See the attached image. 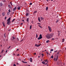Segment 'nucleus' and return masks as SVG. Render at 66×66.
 Listing matches in <instances>:
<instances>
[{
  "instance_id": "64",
  "label": "nucleus",
  "mask_w": 66,
  "mask_h": 66,
  "mask_svg": "<svg viewBox=\"0 0 66 66\" xmlns=\"http://www.w3.org/2000/svg\"><path fill=\"white\" fill-rule=\"evenodd\" d=\"M18 49H17V51H18Z\"/></svg>"
},
{
  "instance_id": "45",
  "label": "nucleus",
  "mask_w": 66,
  "mask_h": 66,
  "mask_svg": "<svg viewBox=\"0 0 66 66\" xmlns=\"http://www.w3.org/2000/svg\"><path fill=\"white\" fill-rule=\"evenodd\" d=\"M6 16L5 17V19H6Z\"/></svg>"
},
{
  "instance_id": "33",
  "label": "nucleus",
  "mask_w": 66,
  "mask_h": 66,
  "mask_svg": "<svg viewBox=\"0 0 66 66\" xmlns=\"http://www.w3.org/2000/svg\"><path fill=\"white\" fill-rule=\"evenodd\" d=\"M49 40H47L46 41V43H49Z\"/></svg>"
},
{
  "instance_id": "1",
  "label": "nucleus",
  "mask_w": 66,
  "mask_h": 66,
  "mask_svg": "<svg viewBox=\"0 0 66 66\" xmlns=\"http://www.w3.org/2000/svg\"><path fill=\"white\" fill-rule=\"evenodd\" d=\"M46 37L47 39H49L51 38L49 34H48L46 35Z\"/></svg>"
},
{
  "instance_id": "23",
  "label": "nucleus",
  "mask_w": 66,
  "mask_h": 66,
  "mask_svg": "<svg viewBox=\"0 0 66 66\" xmlns=\"http://www.w3.org/2000/svg\"><path fill=\"white\" fill-rule=\"evenodd\" d=\"M2 15L3 16H4V15H5L4 13H2Z\"/></svg>"
},
{
  "instance_id": "51",
  "label": "nucleus",
  "mask_w": 66,
  "mask_h": 66,
  "mask_svg": "<svg viewBox=\"0 0 66 66\" xmlns=\"http://www.w3.org/2000/svg\"><path fill=\"white\" fill-rule=\"evenodd\" d=\"M22 21H24V20H22Z\"/></svg>"
},
{
  "instance_id": "6",
  "label": "nucleus",
  "mask_w": 66,
  "mask_h": 66,
  "mask_svg": "<svg viewBox=\"0 0 66 66\" xmlns=\"http://www.w3.org/2000/svg\"><path fill=\"white\" fill-rule=\"evenodd\" d=\"M16 9V7H15L13 9V11L14 12V11H15V10Z\"/></svg>"
},
{
  "instance_id": "47",
  "label": "nucleus",
  "mask_w": 66,
  "mask_h": 66,
  "mask_svg": "<svg viewBox=\"0 0 66 66\" xmlns=\"http://www.w3.org/2000/svg\"><path fill=\"white\" fill-rule=\"evenodd\" d=\"M22 62H23L24 63H25V62H24L23 61H22Z\"/></svg>"
},
{
  "instance_id": "62",
  "label": "nucleus",
  "mask_w": 66,
  "mask_h": 66,
  "mask_svg": "<svg viewBox=\"0 0 66 66\" xmlns=\"http://www.w3.org/2000/svg\"><path fill=\"white\" fill-rule=\"evenodd\" d=\"M38 57H40V56H39Z\"/></svg>"
},
{
  "instance_id": "30",
  "label": "nucleus",
  "mask_w": 66,
  "mask_h": 66,
  "mask_svg": "<svg viewBox=\"0 0 66 66\" xmlns=\"http://www.w3.org/2000/svg\"><path fill=\"white\" fill-rule=\"evenodd\" d=\"M27 21H28V22L29 21V18H27Z\"/></svg>"
},
{
  "instance_id": "28",
  "label": "nucleus",
  "mask_w": 66,
  "mask_h": 66,
  "mask_svg": "<svg viewBox=\"0 0 66 66\" xmlns=\"http://www.w3.org/2000/svg\"><path fill=\"white\" fill-rule=\"evenodd\" d=\"M37 13V11H35L34 12V14H35V13Z\"/></svg>"
},
{
  "instance_id": "46",
  "label": "nucleus",
  "mask_w": 66,
  "mask_h": 66,
  "mask_svg": "<svg viewBox=\"0 0 66 66\" xmlns=\"http://www.w3.org/2000/svg\"><path fill=\"white\" fill-rule=\"evenodd\" d=\"M14 66H16V64H14L13 65Z\"/></svg>"
},
{
  "instance_id": "40",
  "label": "nucleus",
  "mask_w": 66,
  "mask_h": 66,
  "mask_svg": "<svg viewBox=\"0 0 66 66\" xmlns=\"http://www.w3.org/2000/svg\"><path fill=\"white\" fill-rule=\"evenodd\" d=\"M9 12H11V11H10V9H9Z\"/></svg>"
},
{
  "instance_id": "19",
  "label": "nucleus",
  "mask_w": 66,
  "mask_h": 66,
  "mask_svg": "<svg viewBox=\"0 0 66 66\" xmlns=\"http://www.w3.org/2000/svg\"><path fill=\"white\" fill-rule=\"evenodd\" d=\"M3 4L2 3H1L0 4V6L1 7L2 6Z\"/></svg>"
},
{
  "instance_id": "63",
  "label": "nucleus",
  "mask_w": 66,
  "mask_h": 66,
  "mask_svg": "<svg viewBox=\"0 0 66 66\" xmlns=\"http://www.w3.org/2000/svg\"><path fill=\"white\" fill-rule=\"evenodd\" d=\"M25 63H27V62H25Z\"/></svg>"
},
{
  "instance_id": "15",
  "label": "nucleus",
  "mask_w": 66,
  "mask_h": 66,
  "mask_svg": "<svg viewBox=\"0 0 66 66\" xmlns=\"http://www.w3.org/2000/svg\"><path fill=\"white\" fill-rule=\"evenodd\" d=\"M8 6L9 7H10V8H12V6H11L10 5H9Z\"/></svg>"
},
{
  "instance_id": "25",
  "label": "nucleus",
  "mask_w": 66,
  "mask_h": 66,
  "mask_svg": "<svg viewBox=\"0 0 66 66\" xmlns=\"http://www.w3.org/2000/svg\"><path fill=\"white\" fill-rule=\"evenodd\" d=\"M38 26L40 28H42V27L41 26H40V25H39Z\"/></svg>"
},
{
  "instance_id": "17",
  "label": "nucleus",
  "mask_w": 66,
  "mask_h": 66,
  "mask_svg": "<svg viewBox=\"0 0 66 66\" xmlns=\"http://www.w3.org/2000/svg\"><path fill=\"white\" fill-rule=\"evenodd\" d=\"M57 59H58V56H57L56 60V61H57Z\"/></svg>"
},
{
  "instance_id": "39",
  "label": "nucleus",
  "mask_w": 66,
  "mask_h": 66,
  "mask_svg": "<svg viewBox=\"0 0 66 66\" xmlns=\"http://www.w3.org/2000/svg\"><path fill=\"white\" fill-rule=\"evenodd\" d=\"M42 55V56H44V54H41Z\"/></svg>"
},
{
  "instance_id": "36",
  "label": "nucleus",
  "mask_w": 66,
  "mask_h": 66,
  "mask_svg": "<svg viewBox=\"0 0 66 66\" xmlns=\"http://www.w3.org/2000/svg\"><path fill=\"white\" fill-rule=\"evenodd\" d=\"M32 3H30V5H32Z\"/></svg>"
},
{
  "instance_id": "57",
  "label": "nucleus",
  "mask_w": 66,
  "mask_h": 66,
  "mask_svg": "<svg viewBox=\"0 0 66 66\" xmlns=\"http://www.w3.org/2000/svg\"><path fill=\"white\" fill-rule=\"evenodd\" d=\"M1 47H2V45H1Z\"/></svg>"
},
{
  "instance_id": "59",
  "label": "nucleus",
  "mask_w": 66,
  "mask_h": 66,
  "mask_svg": "<svg viewBox=\"0 0 66 66\" xmlns=\"http://www.w3.org/2000/svg\"><path fill=\"white\" fill-rule=\"evenodd\" d=\"M47 63H48V61H47Z\"/></svg>"
},
{
  "instance_id": "41",
  "label": "nucleus",
  "mask_w": 66,
  "mask_h": 66,
  "mask_svg": "<svg viewBox=\"0 0 66 66\" xmlns=\"http://www.w3.org/2000/svg\"><path fill=\"white\" fill-rule=\"evenodd\" d=\"M40 46V45H37V47H39Z\"/></svg>"
},
{
  "instance_id": "34",
  "label": "nucleus",
  "mask_w": 66,
  "mask_h": 66,
  "mask_svg": "<svg viewBox=\"0 0 66 66\" xmlns=\"http://www.w3.org/2000/svg\"><path fill=\"white\" fill-rule=\"evenodd\" d=\"M47 59H46V60H45L44 61L45 62H47Z\"/></svg>"
},
{
  "instance_id": "43",
  "label": "nucleus",
  "mask_w": 66,
  "mask_h": 66,
  "mask_svg": "<svg viewBox=\"0 0 66 66\" xmlns=\"http://www.w3.org/2000/svg\"><path fill=\"white\" fill-rule=\"evenodd\" d=\"M36 53H34V55H36Z\"/></svg>"
},
{
  "instance_id": "10",
  "label": "nucleus",
  "mask_w": 66,
  "mask_h": 66,
  "mask_svg": "<svg viewBox=\"0 0 66 66\" xmlns=\"http://www.w3.org/2000/svg\"><path fill=\"white\" fill-rule=\"evenodd\" d=\"M30 62H32V58H30Z\"/></svg>"
},
{
  "instance_id": "8",
  "label": "nucleus",
  "mask_w": 66,
  "mask_h": 66,
  "mask_svg": "<svg viewBox=\"0 0 66 66\" xmlns=\"http://www.w3.org/2000/svg\"><path fill=\"white\" fill-rule=\"evenodd\" d=\"M40 18L41 20H44V18H43V17H42V16L40 17Z\"/></svg>"
},
{
  "instance_id": "58",
  "label": "nucleus",
  "mask_w": 66,
  "mask_h": 66,
  "mask_svg": "<svg viewBox=\"0 0 66 66\" xmlns=\"http://www.w3.org/2000/svg\"><path fill=\"white\" fill-rule=\"evenodd\" d=\"M65 50H66V47H65Z\"/></svg>"
},
{
  "instance_id": "11",
  "label": "nucleus",
  "mask_w": 66,
  "mask_h": 66,
  "mask_svg": "<svg viewBox=\"0 0 66 66\" xmlns=\"http://www.w3.org/2000/svg\"><path fill=\"white\" fill-rule=\"evenodd\" d=\"M10 23H11V21H8V22H7V23L8 24H10Z\"/></svg>"
},
{
  "instance_id": "52",
  "label": "nucleus",
  "mask_w": 66,
  "mask_h": 66,
  "mask_svg": "<svg viewBox=\"0 0 66 66\" xmlns=\"http://www.w3.org/2000/svg\"><path fill=\"white\" fill-rule=\"evenodd\" d=\"M52 40H54V38H52Z\"/></svg>"
},
{
  "instance_id": "49",
  "label": "nucleus",
  "mask_w": 66,
  "mask_h": 66,
  "mask_svg": "<svg viewBox=\"0 0 66 66\" xmlns=\"http://www.w3.org/2000/svg\"><path fill=\"white\" fill-rule=\"evenodd\" d=\"M23 39H22L21 41V42H22V41H23Z\"/></svg>"
},
{
  "instance_id": "37",
  "label": "nucleus",
  "mask_w": 66,
  "mask_h": 66,
  "mask_svg": "<svg viewBox=\"0 0 66 66\" xmlns=\"http://www.w3.org/2000/svg\"><path fill=\"white\" fill-rule=\"evenodd\" d=\"M35 46L36 47H37V44H35Z\"/></svg>"
},
{
  "instance_id": "16",
  "label": "nucleus",
  "mask_w": 66,
  "mask_h": 66,
  "mask_svg": "<svg viewBox=\"0 0 66 66\" xmlns=\"http://www.w3.org/2000/svg\"><path fill=\"white\" fill-rule=\"evenodd\" d=\"M29 15V14L28 13H26V16H28Z\"/></svg>"
},
{
  "instance_id": "7",
  "label": "nucleus",
  "mask_w": 66,
  "mask_h": 66,
  "mask_svg": "<svg viewBox=\"0 0 66 66\" xmlns=\"http://www.w3.org/2000/svg\"><path fill=\"white\" fill-rule=\"evenodd\" d=\"M10 20H11V17H9L7 20V21H10Z\"/></svg>"
},
{
  "instance_id": "4",
  "label": "nucleus",
  "mask_w": 66,
  "mask_h": 66,
  "mask_svg": "<svg viewBox=\"0 0 66 66\" xmlns=\"http://www.w3.org/2000/svg\"><path fill=\"white\" fill-rule=\"evenodd\" d=\"M16 38L17 39H16V40H17V41L15 40L14 41V42H15V43H18L19 41V39H18V38Z\"/></svg>"
},
{
  "instance_id": "13",
  "label": "nucleus",
  "mask_w": 66,
  "mask_h": 66,
  "mask_svg": "<svg viewBox=\"0 0 66 66\" xmlns=\"http://www.w3.org/2000/svg\"><path fill=\"white\" fill-rule=\"evenodd\" d=\"M38 20L39 22H40V18H39V17H38Z\"/></svg>"
},
{
  "instance_id": "3",
  "label": "nucleus",
  "mask_w": 66,
  "mask_h": 66,
  "mask_svg": "<svg viewBox=\"0 0 66 66\" xmlns=\"http://www.w3.org/2000/svg\"><path fill=\"white\" fill-rule=\"evenodd\" d=\"M50 36V37L51 38H52V37H53V35H54V33H51V34H49Z\"/></svg>"
},
{
  "instance_id": "20",
  "label": "nucleus",
  "mask_w": 66,
  "mask_h": 66,
  "mask_svg": "<svg viewBox=\"0 0 66 66\" xmlns=\"http://www.w3.org/2000/svg\"><path fill=\"white\" fill-rule=\"evenodd\" d=\"M64 41H65V39H62V43H63V42H64Z\"/></svg>"
},
{
  "instance_id": "54",
  "label": "nucleus",
  "mask_w": 66,
  "mask_h": 66,
  "mask_svg": "<svg viewBox=\"0 0 66 66\" xmlns=\"http://www.w3.org/2000/svg\"><path fill=\"white\" fill-rule=\"evenodd\" d=\"M8 31H11V30H8Z\"/></svg>"
},
{
  "instance_id": "42",
  "label": "nucleus",
  "mask_w": 66,
  "mask_h": 66,
  "mask_svg": "<svg viewBox=\"0 0 66 66\" xmlns=\"http://www.w3.org/2000/svg\"><path fill=\"white\" fill-rule=\"evenodd\" d=\"M46 53L48 54H48H49V53H48V52H46Z\"/></svg>"
},
{
  "instance_id": "61",
  "label": "nucleus",
  "mask_w": 66,
  "mask_h": 66,
  "mask_svg": "<svg viewBox=\"0 0 66 66\" xmlns=\"http://www.w3.org/2000/svg\"><path fill=\"white\" fill-rule=\"evenodd\" d=\"M10 47H11V46H9V48H10Z\"/></svg>"
},
{
  "instance_id": "55",
  "label": "nucleus",
  "mask_w": 66,
  "mask_h": 66,
  "mask_svg": "<svg viewBox=\"0 0 66 66\" xmlns=\"http://www.w3.org/2000/svg\"><path fill=\"white\" fill-rule=\"evenodd\" d=\"M7 52V51H6V53Z\"/></svg>"
},
{
  "instance_id": "53",
  "label": "nucleus",
  "mask_w": 66,
  "mask_h": 66,
  "mask_svg": "<svg viewBox=\"0 0 66 66\" xmlns=\"http://www.w3.org/2000/svg\"><path fill=\"white\" fill-rule=\"evenodd\" d=\"M21 24L22 25V24H23V23H21Z\"/></svg>"
},
{
  "instance_id": "14",
  "label": "nucleus",
  "mask_w": 66,
  "mask_h": 66,
  "mask_svg": "<svg viewBox=\"0 0 66 66\" xmlns=\"http://www.w3.org/2000/svg\"><path fill=\"white\" fill-rule=\"evenodd\" d=\"M3 52H4V50H2L1 51V53H2Z\"/></svg>"
},
{
  "instance_id": "29",
  "label": "nucleus",
  "mask_w": 66,
  "mask_h": 66,
  "mask_svg": "<svg viewBox=\"0 0 66 66\" xmlns=\"http://www.w3.org/2000/svg\"><path fill=\"white\" fill-rule=\"evenodd\" d=\"M51 58H52V59H53V56L52 55V56L51 57Z\"/></svg>"
},
{
  "instance_id": "26",
  "label": "nucleus",
  "mask_w": 66,
  "mask_h": 66,
  "mask_svg": "<svg viewBox=\"0 0 66 66\" xmlns=\"http://www.w3.org/2000/svg\"><path fill=\"white\" fill-rule=\"evenodd\" d=\"M8 15H9L10 14V13L9 12H8L7 13Z\"/></svg>"
},
{
  "instance_id": "22",
  "label": "nucleus",
  "mask_w": 66,
  "mask_h": 66,
  "mask_svg": "<svg viewBox=\"0 0 66 66\" xmlns=\"http://www.w3.org/2000/svg\"><path fill=\"white\" fill-rule=\"evenodd\" d=\"M32 27V25H30V29H31Z\"/></svg>"
},
{
  "instance_id": "56",
  "label": "nucleus",
  "mask_w": 66,
  "mask_h": 66,
  "mask_svg": "<svg viewBox=\"0 0 66 66\" xmlns=\"http://www.w3.org/2000/svg\"><path fill=\"white\" fill-rule=\"evenodd\" d=\"M47 63H46L45 64V65H47Z\"/></svg>"
},
{
  "instance_id": "21",
  "label": "nucleus",
  "mask_w": 66,
  "mask_h": 66,
  "mask_svg": "<svg viewBox=\"0 0 66 66\" xmlns=\"http://www.w3.org/2000/svg\"><path fill=\"white\" fill-rule=\"evenodd\" d=\"M15 20V19H14L12 21V22H14V20Z\"/></svg>"
},
{
  "instance_id": "48",
  "label": "nucleus",
  "mask_w": 66,
  "mask_h": 66,
  "mask_svg": "<svg viewBox=\"0 0 66 66\" xmlns=\"http://www.w3.org/2000/svg\"><path fill=\"white\" fill-rule=\"evenodd\" d=\"M38 24H40V23H38Z\"/></svg>"
},
{
  "instance_id": "35",
  "label": "nucleus",
  "mask_w": 66,
  "mask_h": 66,
  "mask_svg": "<svg viewBox=\"0 0 66 66\" xmlns=\"http://www.w3.org/2000/svg\"><path fill=\"white\" fill-rule=\"evenodd\" d=\"M53 51V49H52L51 50V51Z\"/></svg>"
},
{
  "instance_id": "9",
  "label": "nucleus",
  "mask_w": 66,
  "mask_h": 66,
  "mask_svg": "<svg viewBox=\"0 0 66 66\" xmlns=\"http://www.w3.org/2000/svg\"><path fill=\"white\" fill-rule=\"evenodd\" d=\"M4 21L3 22H2V24H3L4 27H5V24H4Z\"/></svg>"
},
{
  "instance_id": "5",
  "label": "nucleus",
  "mask_w": 66,
  "mask_h": 66,
  "mask_svg": "<svg viewBox=\"0 0 66 66\" xmlns=\"http://www.w3.org/2000/svg\"><path fill=\"white\" fill-rule=\"evenodd\" d=\"M48 30L50 31V32H51V28L50 27V26H48Z\"/></svg>"
},
{
  "instance_id": "44",
  "label": "nucleus",
  "mask_w": 66,
  "mask_h": 66,
  "mask_svg": "<svg viewBox=\"0 0 66 66\" xmlns=\"http://www.w3.org/2000/svg\"><path fill=\"white\" fill-rule=\"evenodd\" d=\"M10 3H11V5H12V2H10Z\"/></svg>"
},
{
  "instance_id": "50",
  "label": "nucleus",
  "mask_w": 66,
  "mask_h": 66,
  "mask_svg": "<svg viewBox=\"0 0 66 66\" xmlns=\"http://www.w3.org/2000/svg\"><path fill=\"white\" fill-rule=\"evenodd\" d=\"M17 55L18 56H19V54H18Z\"/></svg>"
},
{
  "instance_id": "24",
  "label": "nucleus",
  "mask_w": 66,
  "mask_h": 66,
  "mask_svg": "<svg viewBox=\"0 0 66 66\" xmlns=\"http://www.w3.org/2000/svg\"><path fill=\"white\" fill-rule=\"evenodd\" d=\"M4 37H6V34H4Z\"/></svg>"
},
{
  "instance_id": "2",
  "label": "nucleus",
  "mask_w": 66,
  "mask_h": 66,
  "mask_svg": "<svg viewBox=\"0 0 66 66\" xmlns=\"http://www.w3.org/2000/svg\"><path fill=\"white\" fill-rule=\"evenodd\" d=\"M42 38H43V37H42V34H40L39 36V37H38V40H39L40 39H42Z\"/></svg>"
},
{
  "instance_id": "12",
  "label": "nucleus",
  "mask_w": 66,
  "mask_h": 66,
  "mask_svg": "<svg viewBox=\"0 0 66 66\" xmlns=\"http://www.w3.org/2000/svg\"><path fill=\"white\" fill-rule=\"evenodd\" d=\"M18 10H20V7H18Z\"/></svg>"
},
{
  "instance_id": "32",
  "label": "nucleus",
  "mask_w": 66,
  "mask_h": 66,
  "mask_svg": "<svg viewBox=\"0 0 66 66\" xmlns=\"http://www.w3.org/2000/svg\"><path fill=\"white\" fill-rule=\"evenodd\" d=\"M59 20H57L56 21V23H57L58 22H59Z\"/></svg>"
},
{
  "instance_id": "18",
  "label": "nucleus",
  "mask_w": 66,
  "mask_h": 66,
  "mask_svg": "<svg viewBox=\"0 0 66 66\" xmlns=\"http://www.w3.org/2000/svg\"><path fill=\"white\" fill-rule=\"evenodd\" d=\"M48 7H47L46 8V11H48Z\"/></svg>"
},
{
  "instance_id": "27",
  "label": "nucleus",
  "mask_w": 66,
  "mask_h": 66,
  "mask_svg": "<svg viewBox=\"0 0 66 66\" xmlns=\"http://www.w3.org/2000/svg\"><path fill=\"white\" fill-rule=\"evenodd\" d=\"M42 62L43 64H45V62L44 61Z\"/></svg>"
},
{
  "instance_id": "38",
  "label": "nucleus",
  "mask_w": 66,
  "mask_h": 66,
  "mask_svg": "<svg viewBox=\"0 0 66 66\" xmlns=\"http://www.w3.org/2000/svg\"><path fill=\"white\" fill-rule=\"evenodd\" d=\"M13 39H15V38L14 37H13Z\"/></svg>"
},
{
  "instance_id": "31",
  "label": "nucleus",
  "mask_w": 66,
  "mask_h": 66,
  "mask_svg": "<svg viewBox=\"0 0 66 66\" xmlns=\"http://www.w3.org/2000/svg\"><path fill=\"white\" fill-rule=\"evenodd\" d=\"M36 38H37V37H38V35H37V34H36Z\"/></svg>"
},
{
  "instance_id": "60",
  "label": "nucleus",
  "mask_w": 66,
  "mask_h": 66,
  "mask_svg": "<svg viewBox=\"0 0 66 66\" xmlns=\"http://www.w3.org/2000/svg\"><path fill=\"white\" fill-rule=\"evenodd\" d=\"M48 0H46V1H48Z\"/></svg>"
}]
</instances>
